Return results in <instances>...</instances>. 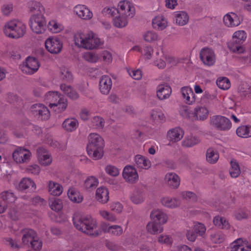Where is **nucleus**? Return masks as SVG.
<instances>
[{"mask_svg":"<svg viewBox=\"0 0 251 251\" xmlns=\"http://www.w3.org/2000/svg\"><path fill=\"white\" fill-rule=\"evenodd\" d=\"M73 221L75 227L77 230L93 237H96L100 235L102 231L109 233L110 230L111 226L106 223H102L100 227L97 229L96 220L90 216L82 217L75 215Z\"/></svg>","mask_w":251,"mask_h":251,"instance_id":"f257e3e1","label":"nucleus"},{"mask_svg":"<svg viewBox=\"0 0 251 251\" xmlns=\"http://www.w3.org/2000/svg\"><path fill=\"white\" fill-rule=\"evenodd\" d=\"M87 146L88 155L95 160L100 159L103 155L104 141L98 134L91 133Z\"/></svg>","mask_w":251,"mask_h":251,"instance_id":"f03ea898","label":"nucleus"},{"mask_svg":"<svg viewBox=\"0 0 251 251\" xmlns=\"http://www.w3.org/2000/svg\"><path fill=\"white\" fill-rule=\"evenodd\" d=\"M6 36L12 38H19L24 35L25 25L21 22L12 21L5 25L3 29Z\"/></svg>","mask_w":251,"mask_h":251,"instance_id":"7ed1b4c3","label":"nucleus"},{"mask_svg":"<svg viewBox=\"0 0 251 251\" xmlns=\"http://www.w3.org/2000/svg\"><path fill=\"white\" fill-rule=\"evenodd\" d=\"M246 33L243 30H238L234 32L232 41L228 43V48L230 51L242 53L244 49L242 44L246 39Z\"/></svg>","mask_w":251,"mask_h":251,"instance_id":"20e7f679","label":"nucleus"},{"mask_svg":"<svg viewBox=\"0 0 251 251\" xmlns=\"http://www.w3.org/2000/svg\"><path fill=\"white\" fill-rule=\"evenodd\" d=\"M46 21L43 14L36 13L30 18L29 26L33 32L41 34L45 32L46 27Z\"/></svg>","mask_w":251,"mask_h":251,"instance_id":"39448f33","label":"nucleus"},{"mask_svg":"<svg viewBox=\"0 0 251 251\" xmlns=\"http://www.w3.org/2000/svg\"><path fill=\"white\" fill-rule=\"evenodd\" d=\"M210 124L214 128L221 131L228 130L232 126L229 119L221 115H214L211 117Z\"/></svg>","mask_w":251,"mask_h":251,"instance_id":"423d86ee","label":"nucleus"},{"mask_svg":"<svg viewBox=\"0 0 251 251\" xmlns=\"http://www.w3.org/2000/svg\"><path fill=\"white\" fill-rule=\"evenodd\" d=\"M31 111L35 117L41 120H47L50 117L49 109L42 104L36 103L32 105Z\"/></svg>","mask_w":251,"mask_h":251,"instance_id":"0eeeda50","label":"nucleus"},{"mask_svg":"<svg viewBox=\"0 0 251 251\" xmlns=\"http://www.w3.org/2000/svg\"><path fill=\"white\" fill-rule=\"evenodd\" d=\"M45 47L51 53L58 54L62 49L63 43L58 38L51 37L46 40Z\"/></svg>","mask_w":251,"mask_h":251,"instance_id":"6e6552de","label":"nucleus"},{"mask_svg":"<svg viewBox=\"0 0 251 251\" xmlns=\"http://www.w3.org/2000/svg\"><path fill=\"white\" fill-rule=\"evenodd\" d=\"M94 41L91 36H86L81 32H77L74 36V41L76 45L80 46L86 49L92 50L95 47L92 45V42Z\"/></svg>","mask_w":251,"mask_h":251,"instance_id":"1a4fd4ad","label":"nucleus"},{"mask_svg":"<svg viewBox=\"0 0 251 251\" xmlns=\"http://www.w3.org/2000/svg\"><path fill=\"white\" fill-rule=\"evenodd\" d=\"M31 155V153L29 150L22 148H18L12 154L14 160L19 163L28 162Z\"/></svg>","mask_w":251,"mask_h":251,"instance_id":"9d476101","label":"nucleus"},{"mask_svg":"<svg viewBox=\"0 0 251 251\" xmlns=\"http://www.w3.org/2000/svg\"><path fill=\"white\" fill-rule=\"evenodd\" d=\"M200 57L203 63L207 66H212L215 62L214 52L208 48H204L201 50Z\"/></svg>","mask_w":251,"mask_h":251,"instance_id":"9b49d317","label":"nucleus"},{"mask_svg":"<svg viewBox=\"0 0 251 251\" xmlns=\"http://www.w3.org/2000/svg\"><path fill=\"white\" fill-rule=\"evenodd\" d=\"M39 67L40 63L36 58L28 56L26 59L25 65L22 67V70L27 74H33L37 71Z\"/></svg>","mask_w":251,"mask_h":251,"instance_id":"f8f14e48","label":"nucleus"},{"mask_svg":"<svg viewBox=\"0 0 251 251\" xmlns=\"http://www.w3.org/2000/svg\"><path fill=\"white\" fill-rule=\"evenodd\" d=\"M124 178L128 182L134 183L138 179V175L134 167L130 165H126L123 172Z\"/></svg>","mask_w":251,"mask_h":251,"instance_id":"ddd939ff","label":"nucleus"},{"mask_svg":"<svg viewBox=\"0 0 251 251\" xmlns=\"http://www.w3.org/2000/svg\"><path fill=\"white\" fill-rule=\"evenodd\" d=\"M118 9H117L118 12L120 15L130 17L132 18L134 15V9L132 11L131 6L128 1H121L118 4Z\"/></svg>","mask_w":251,"mask_h":251,"instance_id":"4468645a","label":"nucleus"},{"mask_svg":"<svg viewBox=\"0 0 251 251\" xmlns=\"http://www.w3.org/2000/svg\"><path fill=\"white\" fill-rule=\"evenodd\" d=\"M112 85L111 78L107 75H103L99 82V89L100 92L104 95L108 94L111 89Z\"/></svg>","mask_w":251,"mask_h":251,"instance_id":"2eb2a0df","label":"nucleus"},{"mask_svg":"<svg viewBox=\"0 0 251 251\" xmlns=\"http://www.w3.org/2000/svg\"><path fill=\"white\" fill-rule=\"evenodd\" d=\"M74 9L77 15L83 20H89L93 17L92 12L84 5H77Z\"/></svg>","mask_w":251,"mask_h":251,"instance_id":"dca6fc26","label":"nucleus"},{"mask_svg":"<svg viewBox=\"0 0 251 251\" xmlns=\"http://www.w3.org/2000/svg\"><path fill=\"white\" fill-rule=\"evenodd\" d=\"M21 233L23 234L22 238V244L24 245L29 246L30 241L36 238L37 233L33 229L29 228H25L21 230Z\"/></svg>","mask_w":251,"mask_h":251,"instance_id":"f3484780","label":"nucleus"},{"mask_svg":"<svg viewBox=\"0 0 251 251\" xmlns=\"http://www.w3.org/2000/svg\"><path fill=\"white\" fill-rule=\"evenodd\" d=\"M164 180L168 186L172 189L177 188L180 184V178L174 173H167L165 176Z\"/></svg>","mask_w":251,"mask_h":251,"instance_id":"a211bd4d","label":"nucleus"},{"mask_svg":"<svg viewBox=\"0 0 251 251\" xmlns=\"http://www.w3.org/2000/svg\"><path fill=\"white\" fill-rule=\"evenodd\" d=\"M223 21L225 25L228 27L236 26L241 23L239 17L233 12L226 14L224 17Z\"/></svg>","mask_w":251,"mask_h":251,"instance_id":"6ab92c4d","label":"nucleus"},{"mask_svg":"<svg viewBox=\"0 0 251 251\" xmlns=\"http://www.w3.org/2000/svg\"><path fill=\"white\" fill-rule=\"evenodd\" d=\"M171 93L172 89L170 86L166 84H161L157 86L156 95L160 100L169 98Z\"/></svg>","mask_w":251,"mask_h":251,"instance_id":"aec40b11","label":"nucleus"},{"mask_svg":"<svg viewBox=\"0 0 251 251\" xmlns=\"http://www.w3.org/2000/svg\"><path fill=\"white\" fill-rule=\"evenodd\" d=\"M150 217L151 221L162 225L165 224L168 219L167 214L158 209H153L151 213Z\"/></svg>","mask_w":251,"mask_h":251,"instance_id":"412c9836","label":"nucleus"},{"mask_svg":"<svg viewBox=\"0 0 251 251\" xmlns=\"http://www.w3.org/2000/svg\"><path fill=\"white\" fill-rule=\"evenodd\" d=\"M62 98L65 97L56 91H50L45 95V100L49 103V106L50 108L54 106V104H56L59 100L61 101Z\"/></svg>","mask_w":251,"mask_h":251,"instance_id":"4be33fe9","label":"nucleus"},{"mask_svg":"<svg viewBox=\"0 0 251 251\" xmlns=\"http://www.w3.org/2000/svg\"><path fill=\"white\" fill-rule=\"evenodd\" d=\"M247 243L248 242H243L242 238H239L230 244L231 251H251V247Z\"/></svg>","mask_w":251,"mask_h":251,"instance_id":"5701e85b","label":"nucleus"},{"mask_svg":"<svg viewBox=\"0 0 251 251\" xmlns=\"http://www.w3.org/2000/svg\"><path fill=\"white\" fill-rule=\"evenodd\" d=\"M183 135V130L179 127L169 130L167 133L168 139L173 142H177L181 139Z\"/></svg>","mask_w":251,"mask_h":251,"instance_id":"b1692460","label":"nucleus"},{"mask_svg":"<svg viewBox=\"0 0 251 251\" xmlns=\"http://www.w3.org/2000/svg\"><path fill=\"white\" fill-rule=\"evenodd\" d=\"M96 198L102 203H106L109 200V191L104 187L98 188L96 190Z\"/></svg>","mask_w":251,"mask_h":251,"instance_id":"393cba45","label":"nucleus"},{"mask_svg":"<svg viewBox=\"0 0 251 251\" xmlns=\"http://www.w3.org/2000/svg\"><path fill=\"white\" fill-rule=\"evenodd\" d=\"M130 198L135 204H138L143 202L145 198L144 190L138 188H135Z\"/></svg>","mask_w":251,"mask_h":251,"instance_id":"a878e982","label":"nucleus"},{"mask_svg":"<svg viewBox=\"0 0 251 251\" xmlns=\"http://www.w3.org/2000/svg\"><path fill=\"white\" fill-rule=\"evenodd\" d=\"M36 188V185L34 182L30 178H23L19 182L18 189L21 191L28 189L33 191Z\"/></svg>","mask_w":251,"mask_h":251,"instance_id":"bb28decb","label":"nucleus"},{"mask_svg":"<svg viewBox=\"0 0 251 251\" xmlns=\"http://www.w3.org/2000/svg\"><path fill=\"white\" fill-rule=\"evenodd\" d=\"M209 111L204 107H197L195 108L194 112L192 113L196 120L204 121L208 116Z\"/></svg>","mask_w":251,"mask_h":251,"instance_id":"cd10ccee","label":"nucleus"},{"mask_svg":"<svg viewBox=\"0 0 251 251\" xmlns=\"http://www.w3.org/2000/svg\"><path fill=\"white\" fill-rule=\"evenodd\" d=\"M99 180L95 176H88L83 184L84 188L87 191L90 192L95 189L98 185Z\"/></svg>","mask_w":251,"mask_h":251,"instance_id":"c85d7f7f","label":"nucleus"},{"mask_svg":"<svg viewBox=\"0 0 251 251\" xmlns=\"http://www.w3.org/2000/svg\"><path fill=\"white\" fill-rule=\"evenodd\" d=\"M237 93L241 99L251 97V86L247 83H242L238 87Z\"/></svg>","mask_w":251,"mask_h":251,"instance_id":"c756f323","label":"nucleus"},{"mask_svg":"<svg viewBox=\"0 0 251 251\" xmlns=\"http://www.w3.org/2000/svg\"><path fill=\"white\" fill-rule=\"evenodd\" d=\"M78 123L75 118H67L62 123V127L68 131L75 130L78 126Z\"/></svg>","mask_w":251,"mask_h":251,"instance_id":"7c9ffc66","label":"nucleus"},{"mask_svg":"<svg viewBox=\"0 0 251 251\" xmlns=\"http://www.w3.org/2000/svg\"><path fill=\"white\" fill-rule=\"evenodd\" d=\"M147 229L151 234H156L162 232L163 228L162 225L151 221L147 225Z\"/></svg>","mask_w":251,"mask_h":251,"instance_id":"2f4dec72","label":"nucleus"},{"mask_svg":"<svg viewBox=\"0 0 251 251\" xmlns=\"http://www.w3.org/2000/svg\"><path fill=\"white\" fill-rule=\"evenodd\" d=\"M135 161L139 168L148 169L151 166V162L149 159L140 154L135 156Z\"/></svg>","mask_w":251,"mask_h":251,"instance_id":"473e14b6","label":"nucleus"},{"mask_svg":"<svg viewBox=\"0 0 251 251\" xmlns=\"http://www.w3.org/2000/svg\"><path fill=\"white\" fill-rule=\"evenodd\" d=\"M60 87L61 90L72 100H75L78 98V94L71 86L66 85L65 84H61Z\"/></svg>","mask_w":251,"mask_h":251,"instance_id":"72a5a7b5","label":"nucleus"},{"mask_svg":"<svg viewBox=\"0 0 251 251\" xmlns=\"http://www.w3.org/2000/svg\"><path fill=\"white\" fill-rule=\"evenodd\" d=\"M28 8L31 12L35 14L39 13L43 14L45 12V8L39 2L31 1L28 2Z\"/></svg>","mask_w":251,"mask_h":251,"instance_id":"f704fd0d","label":"nucleus"},{"mask_svg":"<svg viewBox=\"0 0 251 251\" xmlns=\"http://www.w3.org/2000/svg\"><path fill=\"white\" fill-rule=\"evenodd\" d=\"M219 155L218 152L213 148H209L207 149L206 154V158L208 162L210 164H215L218 160Z\"/></svg>","mask_w":251,"mask_h":251,"instance_id":"c9c22d12","label":"nucleus"},{"mask_svg":"<svg viewBox=\"0 0 251 251\" xmlns=\"http://www.w3.org/2000/svg\"><path fill=\"white\" fill-rule=\"evenodd\" d=\"M236 134L242 138L251 137V126H242L238 127L236 130Z\"/></svg>","mask_w":251,"mask_h":251,"instance_id":"e433bc0d","label":"nucleus"},{"mask_svg":"<svg viewBox=\"0 0 251 251\" xmlns=\"http://www.w3.org/2000/svg\"><path fill=\"white\" fill-rule=\"evenodd\" d=\"M176 23L179 25H186L189 20V17L187 13L184 11H179L175 15Z\"/></svg>","mask_w":251,"mask_h":251,"instance_id":"4c0bfd02","label":"nucleus"},{"mask_svg":"<svg viewBox=\"0 0 251 251\" xmlns=\"http://www.w3.org/2000/svg\"><path fill=\"white\" fill-rule=\"evenodd\" d=\"M69 199L74 202L80 203L83 201V196L74 189H70L67 193Z\"/></svg>","mask_w":251,"mask_h":251,"instance_id":"58836bf2","label":"nucleus"},{"mask_svg":"<svg viewBox=\"0 0 251 251\" xmlns=\"http://www.w3.org/2000/svg\"><path fill=\"white\" fill-rule=\"evenodd\" d=\"M161 203L163 205L169 208H176L179 206L180 201L176 199L169 197L163 198L161 199Z\"/></svg>","mask_w":251,"mask_h":251,"instance_id":"ea45409f","label":"nucleus"},{"mask_svg":"<svg viewBox=\"0 0 251 251\" xmlns=\"http://www.w3.org/2000/svg\"><path fill=\"white\" fill-rule=\"evenodd\" d=\"M0 196L2 201L7 205L8 203L14 202L16 200V197L14 193L9 191L2 192L0 194Z\"/></svg>","mask_w":251,"mask_h":251,"instance_id":"a19ab883","label":"nucleus"},{"mask_svg":"<svg viewBox=\"0 0 251 251\" xmlns=\"http://www.w3.org/2000/svg\"><path fill=\"white\" fill-rule=\"evenodd\" d=\"M49 204L51 209L55 211H59L63 208L62 201L56 198H51L49 199Z\"/></svg>","mask_w":251,"mask_h":251,"instance_id":"79ce46f5","label":"nucleus"},{"mask_svg":"<svg viewBox=\"0 0 251 251\" xmlns=\"http://www.w3.org/2000/svg\"><path fill=\"white\" fill-rule=\"evenodd\" d=\"M60 78L63 82H71L73 80V76L69 69L63 67L61 69Z\"/></svg>","mask_w":251,"mask_h":251,"instance_id":"37998d69","label":"nucleus"},{"mask_svg":"<svg viewBox=\"0 0 251 251\" xmlns=\"http://www.w3.org/2000/svg\"><path fill=\"white\" fill-rule=\"evenodd\" d=\"M53 105L54 106L51 108L53 110L58 113H61L65 111L67 107V100L65 98H62L61 101L59 100V102H57L56 104H54Z\"/></svg>","mask_w":251,"mask_h":251,"instance_id":"c03bdc74","label":"nucleus"},{"mask_svg":"<svg viewBox=\"0 0 251 251\" xmlns=\"http://www.w3.org/2000/svg\"><path fill=\"white\" fill-rule=\"evenodd\" d=\"M152 26L158 30H163L166 27V22L161 17H155L152 20Z\"/></svg>","mask_w":251,"mask_h":251,"instance_id":"a18cd8bd","label":"nucleus"},{"mask_svg":"<svg viewBox=\"0 0 251 251\" xmlns=\"http://www.w3.org/2000/svg\"><path fill=\"white\" fill-rule=\"evenodd\" d=\"M231 168L229 169V173L232 177H237L240 174L239 165L235 160L230 162Z\"/></svg>","mask_w":251,"mask_h":251,"instance_id":"49530a36","label":"nucleus"},{"mask_svg":"<svg viewBox=\"0 0 251 251\" xmlns=\"http://www.w3.org/2000/svg\"><path fill=\"white\" fill-rule=\"evenodd\" d=\"M211 241L215 244L222 243L225 239V235L221 231H218L210 235Z\"/></svg>","mask_w":251,"mask_h":251,"instance_id":"de8ad7c7","label":"nucleus"},{"mask_svg":"<svg viewBox=\"0 0 251 251\" xmlns=\"http://www.w3.org/2000/svg\"><path fill=\"white\" fill-rule=\"evenodd\" d=\"M200 142V140L195 136H189L183 142V146L191 147Z\"/></svg>","mask_w":251,"mask_h":251,"instance_id":"09e8293b","label":"nucleus"},{"mask_svg":"<svg viewBox=\"0 0 251 251\" xmlns=\"http://www.w3.org/2000/svg\"><path fill=\"white\" fill-rule=\"evenodd\" d=\"M125 16L120 15L114 20V25L117 27H125L127 24V22L125 19Z\"/></svg>","mask_w":251,"mask_h":251,"instance_id":"8fccbe9b","label":"nucleus"},{"mask_svg":"<svg viewBox=\"0 0 251 251\" xmlns=\"http://www.w3.org/2000/svg\"><path fill=\"white\" fill-rule=\"evenodd\" d=\"M216 83L220 89L223 90L227 89L229 88L230 85L229 80L226 77L218 79L216 81Z\"/></svg>","mask_w":251,"mask_h":251,"instance_id":"3c124183","label":"nucleus"},{"mask_svg":"<svg viewBox=\"0 0 251 251\" xmlns=\"http://www.w3.org/2000/svg\"><path fill=\"white\" fill-rule=\"evenodd\" d=\"M31 248L35 251H40L42 248V241L40 240L38 236L31 241H30V244Z\"/></svg>","mask_w":251,"mask_h":251,"instance_id":"603ef678","label":"nucleus"},{"mask_svg":"<svg viewBox=\"0 0 251 251\" xmlns=\"http://www.w3.org/2000/svg\"><path fill=\"white\" fill-rule=\"evenodd\" d=\"M105 170L108 175L112 176H116L119 174V169L113 165H107Z\"/></svg>","mask_w":251,"mask_h":251,"instance_id":"864d4df0","label":"nucleus"},{"mask_svg":"<svg viewBox=\"0 0 251 251\" xmlns=\"http://www.w3.org/2000/svg\"><path fill=\"white\" fill-rule=\"evenodd\" d=\"M48 27L50 31L54 33L59 32L61 30V26L55 21H50L48 25Z\"/></svg>","mask_w":251,"mask_h":251,"instance_id":"5fc2aeb1","label":"nucleus"},{"mask_svg":"<svg viewBox=\"0 0 251 251\" xmlns=\"http://www.w3.org/2000/svg\"><path fill=\"white\" fill-rule=\"evenodd\" d=\"M92 123L97 128H102L104 125V119L99 116H95L93 118Z\"/></svg>","mask_w":251,"mask_h":251,"instance_id":"6e6d98bb","label":"nucleus"},{"mask_svg":"<svg viewBox=\"0 0 251 251\" xmlns=\"http://www.w3.org/2000/svg\"><path fill=\"white\" fill-rule=\"evenodd\" d=\"M236 219L241 220L243 219H246L248 217V213L247 210L243 209H240L237 210L234 214Z\"/></svg>","mask_w":251,"mask_h":251,"instance_id":"4d7b16f0","label":"nucleus"},{"mask_svg":"<svg viewBox=\"0 0 251 251\" xmlns=\"http://www.w3.org/2000/svg\"><path fill=\"white\" fill-rule=\"evenodd\" d=\"M196 234L202 236L206 230V228L204 225L198 223V224L194 226V228L193 229Z\"/></svg>","mask_w":251,"mask_h":251,"instance_id":"13d9d810","label":"nucleus"},{"mask_svg":"<svg viewBox=\"0 0 251 251\" xmlns=\"http://www.w3.org/2000/svg\"><path fill=\"white\" fill-rule=\"evenodd\" d=\"M122 233L123 229L120 226L117 225L110 226L109 233L115 236H119L121 235Z\"/></svg>","mask_w":251,"mask_h":251,"instance_id":"bf43d9fd","label":"nucleus"},{"mask_svg":"<svg viewBox=\"0 0 251 251\" xmlns=\"http://www.w3.org/2000/svg\"><path fill=\"white\" fill-rule=\"evenodd\" d=\"M38 160L40 164L44 166L49 165L51 162L50 156L47 154L42 155L40 157H38Z\"/></svg>","mask_w":251,"mask_h":251,"instance_id":"052dcab7","label":"nucleus"},{"mask_svg":"<svg viewBox=\"0 0 251 251\" xmlns=\"http://www.w3.org/2000/svg\"><path fill=\"white\" fill-rule=\"evenodd\" d=\"M84 58L88 62L91 63L96 62L98 60L97 55L92 52H88L84 55Z\"/></svg>","mask_w":251,"mask_h":251,"instance_id":"680f3d73","label":"nucleus"},{"mask_svg":"<svg viewBox=\"0 0 251 251\" xmlns=\"http://www.w3.org/2000/svg\"><path fill=\"white\" fill-rule=\"evenodd\" d=\"M100 215L106 220L113 222L116 220V216L112 213L106 211H101L100 212Z\"/></svg>","mask_w":251,"mask_h":251,"instance_id":"e2e57ef3","label":"nucleus"},{"mask_svg":"<svg viewBox=\"0 0 251 251\" xmlns=\"http://www.w3.org/2000/svg\"><path fill=\"white\" fill-rule=\"evenodd\" d=\"M157 38V35L153 32L148 31L144 35L145 40L149 42L155 41Z\"/></svg>","mask_w":251,"mask_h":251,"instance_id":"0e129e2a","label":"nucleus"},{"mask_svg":"<svg viewBox=\"0 0 251 251\" xmlns=\"http://www.w3.org/2000/svg\"><path fill=\"white\" fill-rule=\"evenodd\" d=\"M26 171L29 173H31L34 175H38L40 173V169L38 165H32L29 166L26 168Z\"/></svg>","mask_w":251,"mask_h":251,"instance_id":"69168bd1","label":"nucleus"},{"mask_svg":"<svg viewBox=\"0 0 251 251\" xmlns=\"http://www.w3.org/2000/svg\"><path fill=\"white\" fill-rule=\"evenodd\" d=\"M129 74L133 79L136 80H139L142 77V73L140 70H132L129 72Z\"/></svg>","mask_w":251,"mask_h":251,"instance_id":"338daca9","label":"nucleus"},{"mask_svg":"<svg viewBox=\"0 0 251 251\" xmlns=\"http://www.w3.org/2000/svg\"><path fill=\"white\" fill-rule=\"evenodd\" d=\"M197 236V234L193 229L189 230L186 233L187 239L191 242L195 241Z\"/></svg>","mask_w":251,"mask_h":251,"instance_id":"774afa93","label":"nucleus"}]
</instances>
